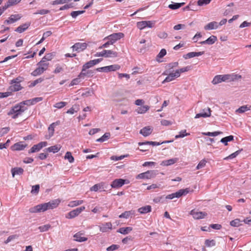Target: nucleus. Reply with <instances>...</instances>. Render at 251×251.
<instances>
[{
  "instance_id": "nucleus-1",
  "label": "nucleus",
  "mask_w": 251,
  "mask_h": 251,
  "mask_svg": "<svg viewBox=\"0 0 251 251\" xmlns=\"http://www.w3.org/2000/svg\"><path fill=\"white\" fill-rule=\"evenodd\" d=\"M27 107H24L19 103L13 106L8 112L7 115L13 119H16L27 110Z\"/></svg>"
},
{
  "instance_id": "nucleus-2",
  "label": "nucleus",
  "mask_w": 251,
  "mask_h": 251,
  "mask_svg": "<svg viewBox=\"0 0 251 251\" xmlns=\"http://www.w3.org/2000/svg\"><path fill=\"white\" fill-rule=\"evenodd\" d=\"M49 209L47 203H44L37 205L34 207H31L29 209V212L31 213L43 212Z\"/></svg>"
},
{
  "instance_id": "nucleus-3",
  "label": "nucleus",
  "mask_w": 251,
  "mask_h": 251,
  "mask_svg": "<svg viewBox=\"0 0 251 251\" xmlns=\"http://www.w3.org/2000/svg\"><path fill=\"white\" fill-rule=\"evenodd\" d=\"M97 57H116L118 53L111 50H103L101 52H97L95 55Z\"/></svg>"
},
{
  "instance_id": "nucleus-4",
  "label": "nucleus",
  "mask_w": 251,
  "mask_h": 251,
  "mask_svg": "<svg viewBox=\"0 0 251 251\" xmlns=\"http://www.w3.org/2000/svg\"><path fill=\"white\" fill-rule=\"evenodd\" d=\"M157 175V171L155 170L148 171L146 172L139 174L136 178L137 179H151L154 178Z\"/></svg>"
},
{
  "instance_id": "nucleus-5",
  "label": "nucleus",
  "mask_w": 251,
  "mask_h": 251,
  "mask_svg": "<svg viewBox=\"0 0 251 251\" xmlns=\"http://www.w3.org/2000/svg\"><path fill=\"white\" fill-rule=\"evenodd\" d=\"M124 34L121 32L113 33L104 38V40H109L110 42V44L112 45L115 43L117 41L121 39L124 37Z\"/></svg>"
},
{
  "instance_id": "nucleus-6",
  "label": "nucleus",
  "mask_w": 251,
  "mask_h": 251,
  "mask_svg": "<svg viewBox=\"0 0 251 251\" xmlns=\"http://www.w3.org/2000/svg\"><path fill=\"white\" fill-rule=\"evenodd\" d=\"M155 24L154 21H143L137 23V27L140 30H142L146 27L152 28Z\"/></svg>"
},
{
  "instance_id": "nucleus-7",
  "label": "nucleus",
  "mask_w": 251,
  "mask_h": 251,
  "mask_svg": "<svg viewBox=\"0 0 251 251\" xmlns=\"http://www.w3.org/2000/svg\"><path fill=\"white\" fill-rule=\"evenodd\" d=\"M189 192V190L188 189H180L178 191L172 193L171 194L168 195L166 197V199H173L175 198H179L183 195H186Z\"/></svg>"
},
{
  "instance_id": "nucleus-8",
  "label": "nucleus",
  "mask_w": 251,
  "mask_h": 251,
  "mask_svg": "<svg viewBox=\"0 0 251 251\" xmlns=\"http://www.w3.org/2000/svg\"><path fill=\"white\" fill-rule=\"evenodd\" d=\"M48 145V143L46 141L41 142L37 144L34 145L28 151V153H32L40 151L43 148L46 147Z\"/></svg>"
},
{
  "instance_id": "nucleus-9",
  "label": "nucleus",
  "mask_w": 251,
  "mask_h": 251,
  "mask_svg": "<svg viewBox=\"0 0 251 251\" xmlns=\"http://www.w3.org/2000/svg\"><path fill=\"white\" fill-rule=\"evenodd\" d=\"M163 75H167L168 76L163 81L162 83L170 82L178 77V73H176V72L175 73H171L169 74L168 71H166L163 73Z\"/></svg>"
},
{
  "instance_id": "nucleus-10",
  "label": "nucleus",
  "mask_w": 251,
  "mask_h": 251,
  "mask_svg": "<svg viewBox=\"0 0 251 251\" xmlns=\"http://www.w3.org/2000/svg\"><path fill=\"white\" fill-rule=\"evenodd\" d=\"M85 209V206H81L78 208H77L70 212H69L67 215L66 216L67 218L72 219L75 217L78 216L82 211L84 210Z\"/></svg>"
},
{
  "instance_id": "nucleus-11",
  "label": "nucleus",
  "mask_w": 251,
  "mask_h": 251,
  "mask_svg": "<svg viewBox=\"0 0 251 251\" xmlns=\"http://www.w3.org/2000/svg\"><path fill=\"white\" fill-rule=\"evenodd\" d=\"M22 18L20 14H12L6 20L4 21V24L6 25H10L13 24Z\"/></svg>"
},
{
  "instance_id": "nucleus-12",
  "label": "nucleus",
  "mask_w": 251,
  "mask_h": 251,
  "mask_svg": "<svg viewBox=\"0 0 251 251\" xmlns=\"http://www.w3.org/2000/svg\"><path fill=\"white\" fill-rule=\"evenodd\" d=\"M190 214L193 216L195 219H203L207 215V213L204 212L199 211L198 210L193 209L190 211Z\"/></svg>"
},
{
  "instance_id": "nucleus-13",
  "label": "nucleus",
  "mask_w": 251,
  "mask_h": 251,
  "mask_svg": "<svg viewBox=\"0 0 251 251\" xmlns=\"http://www.w3.org/2000/svg\"><path fill=\"white\" fill-rule=\"evenodd\" d=\"M59 121L53 123L50 125L48 127V134L45 135V138L47 139H50L54 134L55 127L59 124Z\"/></svg>"
},
{
  "instance_id": "nucleus-14",
  "label": "nucleus",
  "mask_w": 251,
  "mask_h": 251,
  "mask_svg": "<svg viewBox=\"0 0 251 251\" xmlns=\"http://www.w3.org/2000/svg\"><path fill=\"white\" fill-rule=\"evenodd\" d=\"M228 75H217L214 77L212 82L213 84H217L223 81L228 80Z\"/></svg>"
},
{
  "instance_id": "nucleus-15",
  "label": "nucleus",
  "mask_w": 251,
  "mask_h": 251,
  "mask_svg": "<svg viewBox=\"0 0 251 251\" xmlns=\"http://www.w3.org/2000/svg\"><path fill=\"white\" fill-rule=\"evenodd\" d=\"M101 60V58H99L90 60L86 62L82 66L83 71H86V70L89 69V68L92 67L94 65L100 63Z\"/></svg>"
},
{
  "instance_id": "nucleus-16",
  "label": "nucleus",
  "mask_w": 251,
  "mask_h": 251,
  "mask_svg": "<svg viewBox=\"0 0 251 251\" xmlns=\"http://www.w3.org/2000/svg\"><path fill=\"white\" fill-rule=\"evenodd\" d=\"M87 47V44L86 43H76L72 47V48L73 51L80 52L84 50Z\"/></svg>"
},
{
  "instance_id": "nucleus-17",
  "label": "nucleus",
  "mask_w": 251,
  "mask_h": 251,
  "mask_svg": "<svg viewBox=\"0 0 251 251\" xmlns=\"http://www.w3.org/2000/svg\"><path fill=\"white\" fill-rule=\"evenodd\" d=\"M211 116V110L209 107H207L202 109L201 112L200 113L197 114L195 117V119H198L201 117L207 118Z\"/></svg>"
},
{
  "instance_id": "nucleus-18",
  "label": "nucleus",
  "mask_w": 251,
  "mask_h": 251,
  "mask_svg": "<svg viewBox=\"0 0 251 251\" xmlns=\"http://www.w3.org/2000/svg\"><path fill=\"white\" fill-rule=\"evenodd\" d=\"M126 180L122 178L116 179L111 184V186L113 188H118L123 186L126 183Z\"/></svg>"
},
{
  "instance_id": "nucleus-19",
  "label": "nucleus",
  "mask_w": 251,
  "mask_h": 251,
  "mask_svg": "<svg viewBox=\"0 0 251 251\" xmlns=\"http://www.w3.org/2000/svg\"><path fill=\"white\" fill-rule=\"evenodd\" d=\"M95 71L91 70H86V71H83V69L78 75L79 77H82V79H84L85 77H91L94 74Z\"/></svg>"
},
{
  "instance_id": "nucleus-20",
  "label": "nucleus",
  "mask_w": 251,
  "mask_h": 251,
  "mask_svg": "<svg viewBox=\"0 0 251 251\" xmlns=\"http://www.w3.org/2000/svg\"><path fill=\"white\" fill-rule=\"evenodd\" d=\"M100 230L102 232H106L112 229V226L110 222L105 223L100 226Z\"/></svg>"
},
{
  "instance_id": "nucleus-21",
  "label": "nucleus",
  "mask_w": 251,
  "mask_h": 251,
  "mask_svg": "<svg viewBox=\"0 0 251 251\" xmlns=\"http://www.w3.org/2000/svg\"><path fill=\"white\" fill-rule=\"evenodd\" d=\"M26 146V144H24L23 142H20L13 145L11 147V149L13 151H22L24 150Z\"/></svg>"
},
{
  "instance_id": "nucleus-22",
  "label": "nucleus",
  "mask_w": 251,
  "mask_h": 251,
  "mask_svg": "<svg viewBox=\"0 0 251 251\" xmlns=\"http://www.w3.org/2000/svg\"><path fill=\"white\" fill-rule=\"evenodd\" d=\"M84 233L81 232H78L74 235V240L79 242H84L87 240V238L83 236Z\"/></svg>"
},
{
  "instance_id": "nucleus-23",
  "label": "nucleus",
  "mask_w": 251,
  "mask_h": 251,
  "mask_svg": "<svg viewBox=\"0 0 251 251\" xmlns=\"http://www.w3.org/2000/svg\"><path fill=\"white\" fill-rule=\"evenodd\" d=\"M218 27H219L218 23H217V22L214 21V22H210V23H208V24H207L206 25H205L204 26V29L206 30L216 29H217L218 28Z\"/></svg>"
},
{
  "instance_id": "nucleus-24",
  "label": "nucleus",
  "mask_w": 251,
  "mask_h": 251,
  "mask_svg": "<svg viewBox=\"0 0 251 251\" xmlns=\"http://www.w3.org/2000/svg\"><path fill=\"white\" fill-rule=\"evenodd\" d=\"M152 128L149 126L144 127L140 130V133L146 137L150 135L152 132Z\"/></svg>"
},
{
  "instance_id": "nucleus-25",
  "label": "nucleus",
  "mask_w": 251,
  "mask_h": 251,
  "mask_svg": "<svg viewBox=\"0 0 251 251\" xmlns=\"http://www.w3.org/2000/svg\"><path fill=\"white\" fill-rule=\"evenodd\" d=\"M104 182H101L100 183L96 184L90 188V191L97 192L98 191H101L104 188Z\"/></svg>"
},
{
  "instance_id": "nucleus-26",
  "label": "nucleus",
  "mask_w": 251,
  "mask_h": 251,
  "mask_svg": "<svg viewBox=\"0 0 251 251\" xmlns=\"http://www.w3.org/2000/svg\"><path fill=\"white\" fill-rule=\"evenodd\" d=\"M217 40V37L214 35H212L206 40L200 42L199 43L203 45V44H207V45H212Z\"/></svg>"
},
{
  "instance_id": "nucleus-27",
  "label": "nucleus",
  "mask_w": 251,
  "mask_h": 251,
  "mask_svg": "<svg viewBox=\"0 0 251 251\" xmlns=\"http://www.w3.org/2000/svg\"><path fill=\"white\" fill-rule=\"evenodd\" d=\"M30 23L27 22L24 24H23L22 25H20L15 30V31L19 32V33H22L25 31L30 26Z\"/></svg>"
},
{
  "instance_id": "nucleus-28",
  "label": "nucleus",
  "mask_w": 251,
  "mask_h": 251,
  "mask_svg": "<svg viewBox=\"0 0 251 251\" xmlns=\"http://www.w3.org/2000/svg\"><path fill=\"white\" fill-rule=\"evenodd\" d=\"M60 202V201L59 199H56L51 201L47 203L49 209H52L57 207Z\"/></svg>"
},
{
  "instance_id": "nucleus-29",
  "label": "nucleus",
  "mask_w": 251,
  "mask_h": 251,
  "mask_svg": "<svg viewBox=\"0 0 251 251\" xmlns=\"http://www.w3.org/2000/svg\"><path fill=\"white\" fill-rule=\"evenodd\" d=\"M61 148L60 145H56L46 148L44 151L47 152L56 153L59 151Z\"/></svg>"
},
{
  "instance_id": "nucleus-30",
  "label": "nucleus",
  "mask_w": 251,
  "mask_h": 251,
  "mask_svg": "<svg viewBox=\"0 0 251 251\" xmlns=\"http://www.w3.org/2000/svg\"><path fill=\"white\" fill-rule=\"evenodd\" d=\"M14 83V84L11 85L9 89L12 91H18L22 89V87L20 84L17 82L16 80L13 79L12 80V83Z\"/></svg>"
},
{
  "instance_id": "nucleus-31",
  "label": "nucleus",
  "mask_w": 251,
  "mask_h": 251,
  "mask_svg": "<svg viewBox=\"0 0 251 251\" xmlns=\"http://www.w3.org/2000/svg\"><path fill=\"white\" fill-rule=\"evenodd\" d=\"M178 161V158H174L168 160H164L161 163L162 166H169L173 165Z\"/></svg>"
},
{
  "instance_id": "nucleus-32",
  "label": "nucleus",
  "mask_w": 251,
  "mask_h": 251,
  "mask_svg": "<svg viewBox=\"0 0 251 251\" xmlns=\"http://www.w3.org/2000/svg\"><path fill=\"white\" fill-rule=\"evenodd\" d=\"M24 169L21 167H15L11 169L12 177H14L15 175H21L23 174Z\"/></svg>"
},
{
  "instance_id": "nucleus-33",
  "label": "nucleus",
  "mask_w": 251,
  "mask_h": 251,
  "mask_svg": "<svg viewBox=\"0 0 251 251\" xmlns=\"http://www.w3.org/2000/svg\"><path fill=\"white\" fill-rule=\"evenodd\" d=\"M150 109V107L148 105H143L141 107H139L135 109V111L138 114H144Z\"/></svg>"
},
{
  "instance_id": "nucleus-34",
  "label": "nucleus",
  "mask_w": 251,
  "mask_h": 251,
  "mask_svg": "<svg viewBox=\"0 0 251 251\" xmlns=\"http://www.w3.org/2000/svg\"><path fill=\"white\" fill-rule=\"evenodd\" d=\"M132 228L130 226H127V227H123L120 228L118 230L117 232H119L122 234H127L129 233L131 231H132Z\"/></svg>"
},
{
  "instance_id": "nucleus-35",
  "label": "nucleus",
  "mask_w": 251,
  "mask_h": 251,
  "mask_svg": "<svg viewBox=\"0 0 251 251\" xmlns=\"http://www.w3.org/2000/svg\"><path fill=\"white\" fill-rule=\"evenodd\" d=\"M151 207L150 205H146L139 208L138 211L141 214H146L151 211Z\"/></svg>"
},
{
  "instance_id": "nucleus-36",
  "label": "nucleus",
  "mask_w": 251,
  "mask_h": 251,
  "mask_svg": "<svg viewBox=\"0 0 251 251\" xmlns=\"http://www.w3.org/2000/svg\"><path fill=\"white\" fill-rule=\"evenodd\" d=\"M106 72H109L111 71H115L120 69V66L118 64H114L110 66H105Z\"/></svg>"
},
{
  "instance_id": "nucleus-37",
  "label": "nucleus",
  "mask_w": 251,
  "mask_h": 251,
  "mask_svg": "<svg viewBox=\"0 0 251 251\" xmlns=\"http://www.w3.org/2000/svg\"><path fill=\"white\" fill-rule=\"evenodd\" d=\"M21 1V0H8L3 6L7 9L9 7L19 3Z\"/></svg>"
},
{
  "instance_id": "nucleus-38",
  "label": "nucleus",
  "mask_w": 251,
  "mask_h": 251,
  "mask_svg": "<svg viewBox=\"0 0 251 251\" xmlns=\"http://www.w3.org/2000/svg\"><path fill=\"white\" fill-rule=\"evenodd\" d=\"M184 2L181 3H173L169 5L168 7L172 10H175L178 9L183 5H184Z\"/></svg>"
},
{
  "instance_id": "nucleus-39",
  "label": "nucleus",
  "mask_w": 251,
  "mask_h": 251,
  "mask_svg": "<svg viewBox=\"0 0 251 251\" xmlns=\"http://www.w3.org/2000/svg\"><path fill=\"white\" fill-rule=\"evenodd\" d=\"M83 203V201L82 200H76L71 201L69 204L68 206L70 207H74L78 205H79Z\"/></svg>"
},
{
  "instance_id": "nucleus-40",
  "label": "nucleus",
  "mask_w": 251,
  "mask_h": 251,
  "mask_svg": "<svg viewBox=\"0 0 251 251\" xmlns=\"http://www.w3.org/2000/svg\"><path fill=\"white\" fill-rule=\"evenodd\" d=\"M45 71L43 70L41 67L38 66L34 71L31 73L33 76H37L43 74Z\"/></svg>"
},
{
  "instance_id": "nucleus-41",
  "label": "nucleus",
  "mask_w": 251,
  "mask_h": 251,
  "mask_svg": "<svg viewBox=\"0 0 251 251\" xmlns=\"http://www.w3.org/2000/svg\"><path fill=\"white\" fill-rule=\"evenodd\" d=\"M134 214V211H125L124 213H122L120 215H119V218H126L127 219L129 217V216L131 215H133Z\"/></svg>"
},
{
  "instance_id": "nucleus-42",
  "label": "nucleus",
  "mask_w": 251,
  "mask_h": 251,
  "mask_svg": "<svg viewBox=\"0 0 251 251\" xmlns=\"http://www.w3.org/2000/svg\"><path fill=\"white\" fill-rule=\"evenodd\" d=\"M161 144H162V143H160L159 142H153V141H146V142H144L138 143V145L139 146L145 145H151L154 146H159V145H160Z\"/></svg>"
},
{
  "instance_id": "nucleus-43",
  "label": "nucleus",
  "mask_w": 251,
  "mask_h": 251,
  "mask_svg": "<svg viewBox=\"0 0 251 251\" xmlns=\"http://www.w3.org/2000/svg\"><path fill=\"white\" fill-rule=\"evenodd\" d=\"M110 136V134L109 132L105 133L100 138L97 139L96 141L98 142H103L108 140Z\"/></svg>"
},
{
  "instance_id": "nucleus-44",
  "label": "nucleus",
  "mask_w": 251,
  "mask_h": 251,
  "mask_svg": "<svg viewBox=\"0 0 251 251\" xmlns=\"http://www.w3.org/2000/svg\"><path fill=\"white\" fill-rule=\"evenodd\" d=\"M64 159H67L68 161L72 163L74 162V158L72 155V153L70 151H67L64 156Z\"/></svg>"
},
{
  "instance_id": "nucleus-45",
  "label": "nucleus",
  "mask_w": 251,
  "mask_h": 251,
  "mask_svg": "<svg viewBox=\"0 0 251 251\" xmlns=\"http://www.w3.org/2000/svg\"><path fill=\"white\" fill-rule=\"evenodd\" d=\"M228 76H229L228 80L230 81H234L242 78V76L238 74H232L231 75H228Z\"/></svg>"
},
{
  "instance_id": "nucleus-46",
  "label": "nucleus",
  "mask_w": 251,
  "mask_h": 251,
  "mask_svg": "<svg viewBox=\"0 0 251 251\" xmlns=\"http://www.w3.org/2000/svg\"><path fill=\"white\" fill-rule=\"evenodd\" d=\"M38 66L41 67L44 71H46L49 66V63H46L44 62V60H41L37 64Z\"/></svg>"
},
{
  "instance_id": "nucleus-47",
  "label": "nucleus",
  "mask_w": 251,
  "mask_h": 251,
  "mask_svg": "<svg viewBox=\"0 0 251 251\" xmlns=\"http://www.w3.org/2000/svg\"><path fill=\"white\" fill-rule=\"evenodd\" d=\"M250 110V108L247 105H243L239 107L236 110V112L239 113H243L246 111Z\"/></svg>"
},
{
  "instance_id": "nucleus-48",
  "label": "nucleus",
  "mask_w": 251,
  "mask_h": 251,
  "mask_svg": "<svg viewBox=\"0 0 251 251\" xmlns=\"http://www.w3.org/2000/svg\"><path fill=\"white\" fill-rule=\"evenodd\" d=\"M190 69H191V67L189 66H188L185 67H184V68H181L179 69H177V70H176L175 72H176V73H178V77H179L180 76L181 73L187 72V71H189Z\"/></svg>"
},
{
  "instance_id": "nucleus-49",
  "label": "nucleus",
  "mask_w": 251,
  "mask_h": 251,
  "mask_svg": "<svg viewBox=\"0 0 251 251\" xmlns=\"http://www.w3.org/2000/svg\"><path fill=\"white\" fill-rule=\"evenodd\" d=\"M79 110V106L77 105H74L72 107L67 110L66 112L68 114H73L75 112H76Z\"/></svg>"
},
{
  "instance_id": "nucleus-50",
  "label": "nucleus",
  "mask_w": 251,
  "mask_h": 251,
  "mask_svg": "<svg viewBox=\"0 0 251 251\" xmlns=\"http://www.w3.org/2000/svg\"><path fill=\"white\" fill-rule=\"evenodd\" d=\"M19 103L24 107H26L25 105L29 106L34 104L32 100V99L23 101L20 102Z\"/></svg>"
},
{
  "instance_id": "nucleus-51",
  "label": "nucleus",
  "mask_w": 251,
  "mask_h": 251,
  "mask_svg": "<svg viewBox=\"0 0 251 251\" xmlns=\"http://www.w3.org/2000/svg\"><path fill=\"white\" fill-rule=\"evenodd\" d=\"M241 151L242 150L237 151H236L231 153L229 156H228L226 157L225 158V160L231 159H233V158L236 157L240 153Z\"/></svg>"
},
{
  "instance_id": "nucleus-52",
  "label": "nucleus",
  "mask_w": 251,
  "mask_h": 251,
  "mask_svg": "<svg viewBox=\"0 0 251 251\" xmlns=\"http://www.w3.org/2000/svg\"><path fill=\"white\" fill-rule=\"evenodd\" d=\"M230 225L234 227H238L241 225V221L238 219H236L230 222Z\"/></svg>"
},
{
  "instance_id": "nucleus-53",
  "label": "nucleus",
  "mask_w": 251,
  "mask_h": 251,
  "mask_svg": "<svg viewBox=\"0 0 251 251\" xmlns=\"http://www.w3.org/2000/svg\"><path fill=\"white\" fill-rule=\"evenodd\" d=\"M81 78H82V77H79L78 76L77 77H76L75 79H73L69 85L70 86L77 85L78 84H79L81 81V80H80Z\"/></svg>"
},
{
  "instance_id": "nucleus-54",
  "label": "nucleus",
  "mask_w": 251,
  "mask_h": 251,
  "mask_svg": "<svg viewBox=\"0 0 251 251\" xmlns=\"http://www.w3.org/2000/svg\"><path fill=\"white\" fill-rule=\"evenodd\" d=\"M84 12H85L84 10L74 11H72L70 15L73 18H75L77 16H78V15H79L80 14L84 13Z\"/></svg>"
},
{
  "instance_id": "nucleus-55",
  "label": "nucleus",
  "mask_w": 251,
  "mask_h": 251,
  "mask_svg": "<svg viewBox=\"0 0 251 251\" xmlns=\"http://www.w3.org/2000/svg\"><path fill=\"white\" fill-rule=\"evenodd\" d=\"M186 130H183L179 132V134L176 135L175 136L176 139H177L179 138H183L186 136L190 135L189 133H187Z\"/></svg>"
},
{
  "instance_id": "nucleus-56",
  "label": "nucleus",
  "mask_w": 251,
  "mask_h": 251,
  "mask_svg": "<svg viewBox=\"0 0 251 251\" xmlns=\"http://www.w3.org/2000/svg\"><path fill=\"white\" fill-rule=\"evenodd\" d=\"M50 225L49 224L45 225L42 226H40L38 228L40 232H45L48 231L50 227Z\"/></svg>"
},
{
  "instance_id": "nucleus-57",
  "label": "nucleus",
  "mask_w": 251,
  "mask_h": 251,
  "mask_svg": "<svg viewBox=\"0 0 251 251\" xmlns=\"http://www.w3.org/2000/svg\"><path fill=\"white\" fill-rule=\"evenodd\" d=\"M222 133L221 131H215L213 132H208L202 133V134L209 136H216Z\"/></svg>"
},
{
  "instance_id": "nucleus-58",
  "label": "nucleus",
  "mask_w": 251,
  "mask_h": 251,
  "mask_svg": "<svg viewBox=\"0 0 251 251\" xmlns=\"http://www.w3.org/2000/svg\"><path fill=\"white\" fill-rule=\"evenodd\" d=\"M211 0H199L197 2L198 5L201 6L208 4Z\"/></svg>"
},
{
  "instance_id": "nucleus-59",
  "label": "nucleus",
  "mask_w": 251,
  "mask_h": 251,
  "mask_svg": "<svg viewBox=\"0 0 251 251\" xmlns=\"http://www.w3.org/2000/svg\"><path fill=\"white\" fill-rule=\"evenodd\" d=\"M206 161L205 159L201 160L197 165L196 169L197 170L203 168L206 165Z\"/></svg>"
},
{
  "instance_id": "nucleus-60",
  "label": "nucleus",
  "mask_w": 251,
  "mask_h": 251,
  "mask_svg": "<svg viewBox=\"0 0 251 251\" xmlns=\"http://www.w3.org/2000/svg\"><path fill=\"white\" fill-rule=\"evenodd\" d=\"M40 186L39 184L34 185L32 187L31 193L32 194H38L39 191Z\"/></svg>"
},
{
  "instance_id": "nucleus-61",
  "label": "nucleus",
  "mask_w": 251,
  "mask_h": 251,
  "mask_svg": "<svg viewBox=\"0 0 251 251\" xmlns=\"http://www.w3.org/2000/svg\"><path fill=\"white\" fill-rule=\"evenodd\" d=\"M205 244L207 247H213L215 245V241L214 240L207 239L205 241Z\"/></svg>"
},
{
  "instance_id": "nucleus-62",
  "label": "nucleus",
  "mask_w": 251,
  "mask_h": 251,
  "mask_svg": "<svg viewBox=\"0 0 251 251\" xmlns=\"http://www.w3.org/2000/svg\"><path fill=\"white\" fill-rule=\"evenodd\" d=\"M67 104V102L64 101H61L59 102L56 103L54 106L58 109H60L66 106Z\"/></svg>"
},
{
  "instance_id": "nucleus-63",
  "label": "nucleus",
  "mask_w": 251,
  "mask_h": 251,
  "mask_svg": "<svg viewBox=\"0 0 251 251\" xmlns=\"http://www.w3.org/2000/svg\"><path fill=\"white\" fill-rule=\"evenodd\" d=\"M119 248V246L118 245L113 244L111 246L108 247L106 249L107 251H114Z\"/></svg>"
},
{
  "instance_id": "nucleus-64",
  "label": "nucleus",
  "mask_w": 251,
  "mask_h": 251,
  "mask_svg": "<svg viewBox=\"0 0 251 251\" xmlns=\"http://www.w3.org/2000/svg\"><path fill=\"white\" fill-rule=\"evenodd\" d=\"M63 71V68L59 64H57L55 66V69L53 71L54 74H58Z\"/></svg>"
}]
</instances>
